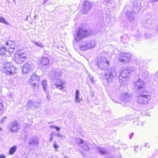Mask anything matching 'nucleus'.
I'll return each mask as SVG.
<instances>
[{
    "instance_id": "nucleus-11",
    "label": "nucleus",
    "mask_w": 158,
    "mask_h": 158,
    "mask_svg": "<svg viewBox=\"0 0 158 158\" xmlns=\"http://www.w3.org/2000/svg\"><path fill=\"white\" fill-rule=\"evenodd\" d=\"M133 72V70L125 69L120 72V75L122 78H126L128 77L130 73Z\"/></svg>"
},
{
    "instance_id": "nucleus-2",
    "label": "nucleus",
    "mask_w": 158,
    "mask_h": 158,
    "mask_svg": "<svg viewBox=\"0 0 158 158\" xmlns=\"http://www.w3.org/2000/svg\"><path fill=\"white\" fill-rule=\"evenodd\" d=\"M15 43L14 41L11 40L8 41L6 43L5 47L0 45V55H3L6 51L8 52H13L15 50Z\"/></svg>"
},
{
    "instance_id": "nucleus-16",
    "label": "nucleus",
    "mask_w": 158,
    "mask_h": 158,
    "mask_svg": "<svg viewBox=\"0 0 158 158\" xmlns=\"http://www.w3.org/2000/svg\"><path fill=\"white\" fill-rule=\"evenodd\" d=\"M17 146H14L12 147H11L9 151V153L10 155H13L17 149Z\"/></svg>"
},
{
    "instance_id": "nucleus-42",
    "label": "nucleus",
    "mask_w": 158,
    "mask_h": 158,
    "mask_svg": "<svg viewBox=\"0 0 158 158\" xmlns=\"http://www.w3.org/2000/svg\"><path fill=\"white\" fill-rule=\"evenodd\" d=\"M27 18H28V17H27V18H26V20H27Z\"/></svg>"
},
{
    "instance_id": "nucleus-24",
    "label": "nucleus",
    "mask_w": 158,
    "mask_h": 158,
    "mask_svg": "<svg viewBox=\"0 0 158 158\" xmlns=\"http://www.w3.org/2000/svg\"><path fill=\"white\" fill-rule=\"evenodd\" d=\"M7 118V117L6 116L2 117V119L0 121V123H4Z\"/></svg>"
},
{
    "instance_id": "nucleus-14",
    "label": "nucleus",
    "mask_w": 158,
    "mask_h": 158,
    "mask_svg": "<svg viewBox=\"0 0 158 158\" xmlns=\"http://www.w3.org/2000/svg\"><path fill=\"white\" fill-rule=\"evenodd\" d=\"M49 62V59L46 57H43L41 59V63L43 65H47Z\"/></svg>"
},
{
    "instance_id": "nucleus-41",
    "label": "nucleus",
    "mask_w": 158,
    "mask_h": 158,
    "mask_svg": "<svg viewBox=\"0 0 158 158\" xmlns=\"http://www.w3.org/2000/svg\"><path fill=\"white\" fill-rule=\"evenodd\" d=\"M64 158H68L66 156H65Z\"/></svg>"
},
{
    "instance_id": "nucleus-18",
    "label": "nucleus",
    "mask_w": 158,
    "mask_h": 158,
    "mask_svg": "<svg viewBox=\"0 0 158 158\" xmlns=\"http://www.w3.org/2000/svg\"><path fill=\"white\" fill-rule=\"evenodd\" d=\"M30 103L31 104H33L34 107V109L35 108L38 107L40 105V103L39 102H36L32 100H30Z\"/></svg>"
},
{
    "instance_id": "nucleus-7",
    "label": "nucleus",
    "mask_w": 158,
    "mask_h": 158,
    "mask_svg": "<svg viewBox=\"0 0 158 158\" xmlns=\"http://www.w3.org/2000/svg\"><path fill=\"white\" fill-rule=\"evenodd\" d=\"M40 81L39 77L34 73L32 74L30 79V83L31 85H33V87L34 88L38 87Z\"/></svg>"
},
{
    "instance_id": "nucleus-12",
    "label": "nucleus",
    "mask_w": 158,
    "mask_h": 158,
    "mask_svg": "<svg viewBox=\"0 0 158 158\" xmlns=\"http://www.w3.org/2000/svg\"><path fill=\"white\" fill-rule=\"evenodd\" d=\"M31 66L29 64L26 63L22 68V71L23 73H27L31 71Z\"/></svg>"
},
{
    "instance_id": "nucleus-29",
    "label": "nucleus",
    "mask_w": 158,
    "mask_h": 158,
    "mask_svg": "<svg viewBox=\"0 0 158 158\" xmlns=\"http://www.w3.org/2000/svg\"><path fill=\"white\" fill-rule=\"evenodd\" d=\"M75 101L77 102H79L80 101V98L79 96L75 97Z\"/></svg>"
},
{
    "instance_id": "nucleus-22",
    "label": "nucleus",
    "mask_w": 158,
    "mask_h": 158,
    "mask_svg": "<svg viewBox=\"0 0 158 158\" xmlns=\"http://www.w3.org/2000/svg\"><path fill=\"white\" fill-rule=\"evenodd\" d=\"M49 127L51 129L54 128L57 131H59L60 130V128L59 127L57 126H55L52 125H51L49 126Z\"/></svg>"
},
{
    "instance_id": "nucleus-23",
    "label": "nucleus",
    "mask_w": 158,
    "mask_h": 158,
    "mask_svg": "<svg viewBox=\"0 0 158 158\" xmlns=\"http://www.w3.org/2000/svg\"><path fill=\"white\" fill-rule=\"evenodd\" d=\"M54 136H55V132H52L50 134L49 141H51L53 139Z\"/></svg>"
},
{
    "instance_id": "nucleus-1",
    "label": "nucleus",
    "mask_w": 158,
    "mask_h": 158,
    "mask_svg": "<svg viewBox=\"0 0 158 158\" xmlns=\"http://www.w3.org/2000/svg\"><path fill=\"white\" fill-rule=\"evenodd\" d=\"M144 85V82L141 79H139L134 83L138 92L140 94L137 99V102L140 104H147L151 99V93L147 90Z\"/></svg>"
},
{
    "instance_id": "nucleus-19",
    "label": "nucleus",
    "mask_w": 158,
    "mask_h": 158,
    "mask_svg": "<svg viewBox=\"0 0 158 158\" xmlns=\"http://www.w3.org/2000/svg\"><path fill=\"white\" fill-rule=\"evenodd\" d=\"M98 150L99 153L101 155H104L106 154L107 153L106 150L104 148H99L98 149Z\"/></svg>"
},
{
    "instance_id": "nucleus-37",
    "label": "nucleus",
    "mask_w": 158,
    "mask_h": 158,
    "mask_svg": "<svg viewBox=\"0 0 158 158\" xmlns=\"http://www.w3.org/2000/svg\"><path fill=\"white\" fill-rule=\"evenodd\" d=\"M106 63L108 65H109V62L108 61H106Z\"/></svg>"
},
{
    "instance_id": "nucleus-6",
    "label": "nucleus",
    "mask_w": 158,
    "mask_h": 158,
    "mask_svg": "<svg viewBox=\"0 0 158 158\" xmlns=\"http://www.w3.org/2000/svg\"><path fill=\"white\" fill-rule=\"evenodd\" d=\"M92 3L88 1H85L82 5L81 12L83 14H88L91 9Z\"/></svg>"
},
{
    "instance_id": "nucleus-35",
    "label": "nucleus",
    "mask_w": 158,
    "mask_h": 158,
    "mask_svg": "<svg viewBox=\"0 0 158 158\" xmlns=\"http://www.w3.org/2000/svg\"><path fill=\"white\" fill-rule=\"evenodd\" d=\"M48 1V0H44V1L42 3V4L44 5Z\"/></svg>"
},
{
    "instance_id": "nucleus-17",
    "label": "nucleus",
    "mask_w": 158,
    "mask_h": 158,
    "mask_svg": "<svg viewBox=\"0 0 158 158\" xmlns=\"http://www.w3.org/2000/svg\"><path fill=\"white\" fill-rule=\"evenodd\" d=\"M32 42L37 47L41 48H44V45L40 41L36 42L32 41Z\"/></svg>"
},
{
    "instance_id": "nucleus-5",
    "label": "nucleus",
    "mask_w": 158,
    "mask_h": 158,
    "mask_svg": "<svg viewBox=\"0 0 158 158\" xmlns=\"http://www.w3.org/2000/svg\"><path fill=\"white\" fill-rule=\"evenodd\" d=\"M131 58V56L129 53H122L119 55L118 58L120 61L125 63L130 61Z\"/></svg>"
},
{
    "instance_id": "nucleus-4",
    "label": "nucleus",
    "mask_w": 158,
    "mask_h": 158,
    "mask_svg": "<svg viewBox=\"0 0 158 158\" xmlns=\"http://www.w3.org/2000/svg\"><path fill=\"white\" fill-rule=\"evenodd\" d=\"M7 128L9 131L15 133L19 130L20 127L18 122L14 121L8 124Z\"/></svg>"
},
{
    "instance_id": "nucleus-15",
    "label": "nucleus",
    "mask_w": 158,
    "mask_h": 158,
    "mask_svg": "<svg viewBox=\"0 0 158 158\" xmlns=\"http://www.w3.org/2000/svg\"><path fill=\"white\" fill-rule=\"evenodd\" d=\"M62 74L61 72V71H56L54 74V77L56 79V80L57 79H60L61 77Z\"/></svg>"
},
{
    "instance_id": "nucleus-8",
    "label": "nucleus",
    "mask_w": 158,
    "mask_h": 158,
    "mask_svg": "<svg viewBox=\"0 0 158 158\" xmlns=\"http://www.w3.org/2000/svg\"><path fill=\"white\" fill-rule=\"evenodd\" d=\"M3 68L6 71V73L11 74L15 73V67L10 62L5 63Z\"/></svg>"
},
{
    "instance_id": "nucleus-36",
    "label": "nucleus",
    "mask_w": 158,
    "mask_h": 158,
    "mask_svg": "<svg viewBox=\"0 0 158 158\" xmlns=\"http://www.w3.org/2000/svg\"><path fill=\"white\" fill-rule=\"evenodd\" d=\"M109 76H111L110 77H111V78H113L114 77V76L112 74V73H110Z\"/></svg>"
},
{
    "instance_id": "nucleus-32",
    "label": "nucleus",
    "mask_w": 158,
    "mask_h": 158,
    "mask_svg": "<svg viewBox=\"0 0 158 158\" xmlns=\"http://www.w3.org/2000/svg\"><path fill=\"white\" fill-rule=\"evenodd\" d=\"M6 156L2 154H0V158H6Z\"/></svg>"
},
{
    "instance_id": "nucleus-33",
    "label": "nucleus",
    "mask_w": 158,
    "mask_h": 158,
    "mask_svg": "<svg viewBox=\"0 0 158 158\" xmlns=\"http://www.w3.org/2000/svg\"><path fill=\"white\" fill-rule=\"evenodd\" d=\"M104 2L106 3H109L110 2V1H111V0H104Z\"/></svg>"
},
{
    "instance_id": "nucleus-13",
    "label": "nucleus",
    "mask_w": 158,
    "mask_h": 158,
    "mask_svg": "<svg viewBox=\"0 0 158 158\" xmlns=\"http://www.w3.org/2000/svg\"><path fill=\"white\" fill-rule=\"evenodd\" d=\"M39 143L38 139L37 138L34 137L30 140L29 144L30 145H37Z\"/></svg>"
},
{
    "instance_id": "nucleus-20",
    "label": "nucleus",
    "mask_w": 158,
    "mask_h": 158,
    "mask_svg": "<svg viewBox=\"0 0 158 158\" xmlns=\"http://www.w3.org/2000/svg\"><path fill=\"white\" fill-rule=\"evenodd\" d=\"M42 84L44 90L45 91L46 90V88L48 86V85L46 83V81L44 80L42 81Z\"/></svg>"
},
{
    "instance_id": "nucleus-38",
    "label": "nucleus",
    "mask_w": 158,
    "mask_h": 158,
    "mask_svg": "<svg viewBox=\"0 0 158 158\" xmlns=\"http://www.w3.org/2000/svg\"><path fill=\"white\" fill-rule=\"evenodd\" d=\"M2 129L0 127V132L2 131Z\"/></svg>"
},
{
    "instance_id": "nucleus-34",
    "label": "nucleus",
    "mask_w": 158,
    "mask_h": 158,
    "mask_svg": "<svg viewBox=\"0 0 158 158\" xmlns=\"http://www.w3.org/2000/svg\"><path fill=\"white\" fill-rule=\"evenodd\" d=\"M84 143V141L82 139H81L80 142L79 143V144H82Z\"/></svg>"
},
{
    "instance_id": "nucleus-31",
    "label": "nucleus",
    "mask_w": 158,
    "mask_h": 158,
    "mask_svg": "<svg viewBox=\"0 0 158 158\" xmlns=\"http://www.w3.org/2000/svg\"><path fill=\"white\" fill-rule=\"evenodd\" d=\"M53 147L56 149L57 148H58V147L57 145V144L55 142L53 144Z\"/></svg>"
},
{
    "instance_id": "nucleus-3",
    "label": "nucleus",
    "mask_w": 158,
    "mask_h": 158,
    "mask_svg": "<svg viewBox=\"0 0 158 158\" xmlns=\"http://www.w3.org/2000/svg\"><path fill=\"white\" fill-rule=\"evenodd\" d=\"M90 34L88 31L83 29L81 27H80L77 31L75 39L77 40H81L83 38L88 36Z\"/></svg>"
},
{
    "instance_id": "nucleus-40",
    "label": "nucleus",
    "mask_w": 158,
    "mask_h": 158,
    "mask_svg": "<svg viewBox=\"0 0 158 158\" xmlns=\"http://www.w3.org/2000/svg\"><path fill=\"white\" fill-rule=\"evenodd\" d=\"M13 0V1L14 2H15V0Z\"/></svg>"
},
{
    "instance_id": "nucleus-21",
    "label": "nucleus",
    "mask_w": 158,
    "mask_h": 158,
    "mask_svg": "<svg viewBox=\"0 0 158 158\" xmlns=\"http://www.w3.org/2000/svg\"><path fill=\"white\" fill-rule=\"evenodd\" d=\"M0 22L2 23H4L5 24L8 25L9 23L5 21V19L0 16Z\"/></svg>"
},
{
    "instance_id": "nucleus-39",
    "label": "nucleus",
    "mask_w": 158,
    "mask_h": 158,
    "mask_svg": "<svg viewBox=\"0 0 158 158\" xmlns=\"http://www.w3.org/2000/svg\"><path fill=\"white\" fill-rule=\"evenodd\" d=\"M47 98H48V96H47Z\"/></svg>"
},
{
    "instance_id": "nucleus-25",
    "label": "nucleus",
    "mask_w": 158,
    "mask_h": 158,
    "mask_svg": "<svg viewBox=\"0 0 158 158\" xmlns=\"http://www.w3.org/2000/svg\"><path fill=\"white\" fill-rule=\"evenodd\" d=\"M2 99H0V111L2 110L3 108V106L2 104Z\"/></svg>"
},
{
    "instance_id": "nucleus-28",
    "label": "nucleus",
    "mask_w": 158,
    "mask_h": 158,
    "mask_svg": "<svg viewBox=\"0 0 158 158\" xmlns=\"http://www.w3.org/2000/svg\"><path fill=\"white\" fill-rule=\"evenodd\" d=\"M55 135L56 136L59 137H61L62 136L61 135L60 133H56L55 132Z\"/></svg>"
},
{
    "instance_id": "nucleus-10",
    "label": "nucleus",
    "mask_w": 158,
    "mask_h": 158,
    "mask_svg": "<svg viewBox=\"0 0 158 158\" xmlns=\"http://www.w3.org/2000/svg\"><path fill=\"white\" fill-rule=\"evenodd\" d=\"M15 59H16V60L19 61V58H21L22 61H25L26 59V54L23 52H19V53H16L15 55Z\"/></svg>"
},
{
    "instance_id": "nucleus-9",
    "label": "nucleus",
    "mask_w": 158,
    "mask_h": 158,
    "mask_svg": "<svg viewBox=\"0 0 158 158\" xmlns=\"http://www.w3.org/2000/svg\"><path fill=\"white\" fill-rule=\"evenodd\" d=\"M55 85L56 88L61 90L64 89L65 87V82L63 80L57 79L55 81Z\"/></svg>"
},
{
    "instance_id": "nucleus-30",
    "label": "nucleus",
    "mask_w": 158,
    "mask_h": 158,
    "mask_svg": "<svg viewBox=\"0 0 158 158\" xmlns=\"http://www.w3.org/2000/svg\"><path fill=\"white\" fill-rule=\"evenodd\" d=\"M79 91L78 90H77L76 91V93H75V97H77L79 96Z\"/></svg>"
},
{
    "instance_id": "nucleus-27",
    "label": "nucleus",
    "mask_w": 158,
    "mask_h": 158,
    "mask_svg": "<svg viewBox=\"0 0 158 158\" xmlns=\"http://www.w3.org/2000/svg\"><path fill=\"white\" fill-rule=\"evenodd\" d=\"M22 60L21 58H19V62H18L16 60V59H15V62L18 64H20L22 63L23 62L25 61H22Z\"/></svg>"
},
{
    "instance_id": "nucleus-26",
    "label": "nucleus",
    "mask_w": 158,
    "mask_h": 158,
    "mask_svg": "<svg viewBox=\"0 0 158 158\" xmlns=\"http://www.w3.org/2000/svg\"><path fill=\"white\" fill-rule=\"evenodd\" d=\"M30 100H29L27 103V105L29 107H30L31 109H34V107L33 104H31L30 103Z\"/></svg>"
}]
</instances>
